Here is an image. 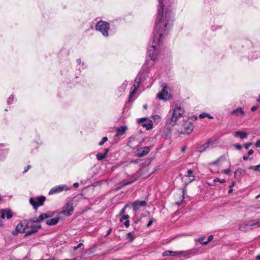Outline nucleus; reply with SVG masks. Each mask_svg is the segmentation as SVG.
<instances>
[{"label":"nucleus","mask_w":260,"mask_h":260,"mask_svg":"<svg viewBox=\"0 0 260 260\" xmlns=\"http://www.w3.org/2000/svg\"><path fill=\"white\" fill-rule=\"evenodd\" d=\"M159 5L156 17L155 27L153 32V41L148 48L149 57L153 60L157 59L160 52L161 41L167 30L172 24L170 7L174 0H158Z\"/></svg>","instance_id":"nucleus-1"},{"label":"nucleus","mask_w":260,"mask_h":260,"mask_svg":"<svg viewBox=\"0 0 260 260\" xmlns=\"http://www.w3.org/2000/svg\"><path fill=\"white\" fill-rule=\"evenodd\" d=\"M170 112L171 113V116L167 121L166 124L168 127L176 124L178 119L181 118L184 114V110L180 105L177 104L175 105Z\"/></svg>","instance_id":"nucleus-2"},{"label":"nucleus","mask_w":260,"mask_h":260,"mask_svg":"<svg viewBox=\"0 0 260 260\" xmlns=\"http://www.w3.org/2000/svg\"><path fill=\"white\" fill-rule=\"evenodd\" d=\"M95 28L96 30L100 31L103 36L105 37H108V31L110 29V24L109 23L104 21H100L96 23Z\"/></svg>","instance_id":"nucleus-3"},{"label":"nucleus","mask_w":260,"mask_h":260,"mask_svg":"<svg viewBox=\"0 0 260 260\" xmlns=\"http://www.w3.org/2000/svg\"><path fill=\"white\" fill-rule=\"evenodd\" d=\"M46 200L44 196H40L37 198H30L29 203L34 209H37L39 207L42 206Z\"/></svg>","instance_id":"nucleus-4"},{"label":"nucleus","mask_w":260,"mask_h":260,"mask_svg":"<svg viewBox=\"0 0 260 260\" xmlns=\"http://www.w3.org/2000/svg\"><path fill=\"white\" fill-rule=\"evenodd\" d=\"M71 188L68 187L67 185H59L52 188L49 192V194L52 195L61 192L63 190H69Z\"/></svg>","instance_id":"nucleus-5"},{"label":"nucleus","mask_w":260,"mask_h":260,"mask_svg":"<svg viewBox=\"0 0 260 260\" xmlns=\"http://www.w3.org/2000/svg\"><path fill=\"white\" fill-rule=\"evenodd\" d=\"M216 143L215 142H213L211 140L208 141V142L202 145L199 146L197 148V151L199 152H202L205 151L210 146L213 147L215 145H216Z\"/></svg>","instance_id":"nucleus-6"},{"label":"nucleus","mask_w":260,"mask_h":260,"mask_svg":"<svg viewBox=\"0 0 260 260\" xmlns=\"http://www.w3.org/2000/svg\"><path fill=\"white\" fill-rule=\"evenodd\" d=\"M141 82V77L140 75H138L134 81V84L131 87V91L130 92V96H131L133 94H135L137 89L139 88L140 84Z\"/></svg>","instance_id":"nucleus-7"},{"label":"nucleus","mask_w":260,"mask_h":260,"mask_svg":"<svg viewBox=\"0 0 260 260\" xmlns=\"http://www.w3.org/2000/svg\"><path fill=\"white\" fill-rule=\"evenodd\" d=\"M151 147L146 146L138 149L137 151V156L140 157L146 155L150 151Z\"/></svg>","instance_id":"nucleus-8"},{"label":"nucleus","mask_w":260,"mask_h":260,"mask_svg":"<svg viewBox=\"0 0 260 260\" xmlns=\"http://www.w3.org/2000/svg\"><path fill=\"white\" fill-rule=\"evenodd\" d=\"M194 128L193 124L191 122H187L183 125V131L181 133L182 134H189L191 133Z\"/></svg>","instance_id":"nucleus-9"},{"label":"nucleus","mask_w":260,"mask_h":260,"mask_svg":"<svg viewBox=\"0 0 260 260\" xmlns=\"http://www.w3.org/2000/svg\"><path fill=\"white\" fill-rule=\"evenodd\" d=\"M73 207L72 203H67L65 209L60 214H62L66 216H70L73 213Z\"/></svg>","instance_id":"nucleus-10"},{"label":"nucleus","mask_w":260,"mask_h":260,"mask_svg":"<svg viewBox=\"0 0 260 260\" xmlns=\"http://www.w3.org/2000/svg\"><path fill=\"white\" fill-rule=\"evenodd\" d=\"M157 97L162 100H167L170 99V95L169 94L167 88L164 87L162 90L158 92L157 94Z\"/></svg>","instance_id":"nucleus-11"},{"label":"nucleus","mask_w":260,"mask_h":260,"mask_svg":"<svg viewBox=\"0 0 260 260\" xmlns=\"http://www.w3.org/2000/svg\"><path fill=\"white\" fill-rule=\"evenodd\" d=\"M27 223L26 221H23L18 223L16 227V231L17 233H24L25 229L28 228Z\"/></svg>","instance_id":"nucleus-12"},{"label":"nucleus","mask_w":260,"mask_h":260,"mask_svg":"<svg viewBox=\"0 0 260 260\" xmlns=\"http://www.w3.org/2000/svg\"><path fill=\"white\" fill-rule=\"evenodd\" d=\"M142 126L146 128L147 130L150 129L153 127V123L152 120L150 119H146L143 118L141 119Z\"/></svg>","instance_id":"nucleus-13"},{"label":"nucleus","mask_w":260,"mask_h":260,"mask_svg":"<svg viewBox=\"0 0 260 260\" xmlns=\"http://www.w3.org/2000/svg\"><path fill=\"white\" fill-rule=\"evenodd\" d=\"M1 217L2 219H5L6 217L7 219H10L13 216L12 212L10 210L5 209L0 211Z\"/></svg>","instance_id":"nucleus-14"},{"label":"nucleus","mask_w":260,"mask_h":260,"mask_svg":"<svg viewBox=\"0 0 260 260\" xmlns=\"http://www.w3.org/2000/svg\"><path fill=\"white\" fill-rule=\"evenodd\" d=\"M41 228V225L40 224H34L30 226L28 228H30V231H27L26 232L25 235L29 236L33 233H36L38 231L39 229Z\"/></svg>","instance_id":"nucleus-15"},{"label":"nucleus","mask_w":260,"mask_h":260,"mask_svg":"<svg viewBox=\"0 0 260 260\" xmlns=\"http://www.w3.org/2000/svg\"><path fill=\"white\" fill-rule=\"evenodd\" d=\"M146 205V202L144 201H136L132 205L134 210H137L141 206H144Z\"/></svg>","instance_id":"nucleus-16"},{"label":"nucleus","mask_w":260,"mask_h":260,"mask_svg":"<svg viewBox=\"0 0 260 260\" xmlns=\"http://www.w3.org/2000/svg\"><path fill=\"white\" fill-rule=\"evenodd\" d=\"M52 215H53V214L52 213H49V214L44 213V214H42L38 218H37L35 220H34L33 222H40L42 221V220H43L45 219H46L47 218L51 217Z\"/></svg>","instance_id":"nucleus-17"},{"label":"nucleus","mask_w":260,"mask_h":260,"mask_svg":"<svg viewBox=\"0 0 260 260\" xmlns=\"http://www.w3.org/2000/svg\"><path fill=\"white\" fill-rule=\"evenodd\" d=\"M250 229H253L260 226V219H253L249 221Z\"/></svg>","instance_id":"nucleus-18"},{"label":"nucleus","mask_w":260,"mask_h":260,"mask_svg":"<svg viewBox=\"0 0 260 260\" xmlns=\"http://www.w3.org/2000/svg\"><path fill=\"white\" fill-rule=\"evenodd\" d=\"M235 137H240L241 139H244L247 137L248 133L245 131H237L234 134Z\"/></svg>","instance_id":"nucleus-19"},{"label":"nucleus","mask_w":260,"mask_h":260,"mask_svg":"<svg viewBox=\"0 0 260 260\" xmlns=\"http://www.w3.org/2000/svg\"><path fill=\"white\" fill-rule=\"evenodd\" d=\"M239 230L244 232L251 230L249 221L248 222H243L240 224L239 226Z\"/></svg>","instance_id":"nucleus-20"},{"label":"nucleus","mask_w":260,"mask_h":260,"mask_svg":"<svg viewBox=\"0 0 260 260\" xmlns=\"http://www.w3.org/2000/svg\"><path fill=\"white\" fill-rule=\"evenodd\" d=\"M109 149L107 148L104 150V152L103 153H102V152L98 153L96 155L97 159L98 160H101L105 158L106 157L107 154L108 152H109Z\"/></svg>","instance_id":"nucleus-21"},{"label":"nucleus","mask_w":260,"mask_h":260,"mask_svg":"<svg viewBox=\"0 0 260 260\" xmlns=\"http://www.w3.org/2000/svg\"><path fill=\"white\" fill-rule=\"evenodd\" d=\"M245 114L242 108L239 107L232 111L231 114H235L237 116H243Z\"/></svg>","instance_id":"nucleus-22"},{"label":"nucleus","mask_w":260,"mask_h":260,"mask_svg":"<svg viewBox=\"0 0 260 260\" xmlns=\"http://www.w3.org/2000/svg\"><path fill=\"white\" fill-rule=\"evenodd\" d=\"M127 127L125 126H121L119 127L116 128V136L122 135L126 131Z\"/></svg>","instance_id":"nucleus-23"},{"label":"nucleus","mask_w":260,"mask_h":260,"mask_svg":"<svg viewBox=\"0 0 260 260\" xmlns=\"http://www.w3.org/2000/svg\"><path fill=\"white\" fill-rule=\"evenodd\" d=\"M59 221L58 217H55L51 219H48L46 221V223L49 225H55Z\"/></svg>","instance_id":"nucleus-24"},{"label":"nucleus","mask_w":260,"mask_h":260,"mask_svg":"<svg viewBox=\"0 0 260 260\" xmlns=\"http://www.w3.org/2000/svg\"><path fill=\"white\" fill-rule=\"evenodd\" d=\"M254 54L250 57V59H256L260 57V48L257 47L253 51Z\"/></svg>","instance_id":"nucleus-25"},{"label":"nucleus","mask_w":260,"mask_h":260,"mask_svg":"<svg viewBox=\"0 0 260 260\" xmlns=\"http://www.w3.org/2000/svg\"><path fill=\"white\" fill-rule=\"evenodd\" d=\"M186 252L184 251H173L170 250V256H178L180 255H185V253Z\"/></svg>","instance_id":"nucleus-26"},{"label":"nucleus","mask_w":260,"mask_h":260,"mask_svg":"<svg viewBox=\"0 0 260 260\" xmlns=\"http://www.w3.org/2000/svg\"><path fill=\"white\" fill-rule=\"evenodd\" d=\"M192 173L193 171L191 170H188L186 175H185L186 177L189 178L190 182L194 179V176L192 175Z\"/></svg>","instance_id":"nucleus-27"},{"label":"nucleus","mask_w":260,"mask_h":260,"mask_svg":"<svg viewBox=\"0 0 260 260\" xmlns=\"http://www.w3.org/2000/svg\"><path fill=\"white\" fill-rule=\"evenodd\" d=\"M138 177L135 178L133 180H129V181H123L122 182L121 187L125 186L126 185H129L130 184L133 183L135 181H136L138 179Z\"/></svg>","instance_id":"nucleus-28"},{"label":"nucleus","mask_w":260,"mask_h":260,"mask_svg":"<svg viewBox=\"0 0 260 260\" xmlns=\"http://www.w3.org/2000/svg\"><path fill=\"white\" fill-rule=\"evenodd\" d=\"M152 118L153 119L154 122H155L156 123L159 122L161 120V118L160 116H159L158 115H153L152 117Z\"/></svg>","instance_id":"nucleus-29"},{"label":"nucleus","mask_w":260,"mask_h":260,"mask_svg":"<svg viewBox=\"0 0 260 260\" xmlns=\"http://www.w3.org/2000/svg\"><path fill=\"white\" fill-rule=\"evenodd\" d=\"M206 117H208L210 119H213V117L211 116L209 114L206 113H202L199 115V117L200 118H204Z\"/></svg>","instance_id":"nucleus-30"},{"label":"nucleus","mask_w":260,"mask_h":260,"mask_svg":"<svg viewBox=\"0 0 260 260\" xmlns=\"http://www.w3.org/2000/svg\"><path fill=\"white\" fill-rule=\"evenodd\" d=\"M249 169L256 171H260V164L257 166H251L249 167Z\"/></svg>","instance_id":"nucleus-31"},{"label":"nucleus","mask_w":260,"mask_h":260,"mask_svg":"<svg viewBox=\"0 0 260 260\" xmlns=\"http://www.w3.org/2000/svg\"><path fill=\"white\" fill-rule=\"evenodd\" d=\"M127 85V82L125 81L120 87V91H124Z\"/></svg>","instance_id":"nucleus-32"},{"label":"nucleus","mask_w":260,"mask_h":260,"mask_svg":"<svg viewBox=\"0 0 260 260\" xmlns=\"http://www.w3.org/2000/svg\"><path fill=\"white\" fill-rule=\"evenodd\" d=\"M213 239V235H210L208 237V240L207 241H205L204 243H203V245H207L209 242H210V241H211Z\"/></svg>","instance_id":"nucleus-33"},{"label":"nucleus","mask_w":260,"mask_h":260,"mask_svg":"<svg viewBox=\"0 0 260 260\" xmlns=\"http://www.w3.org/2000/svg\"><path fill=\"white\" fill-rule=\"evenodd\" d=\"M108 140V138L106 137H104L103 138L102 140L99 142V146H102L105 142H106Z\"/></svg>","instance_id":"nucleus-34"},{"label":"nucleus","mask_w":260,"mask_h":260,"mask_svg":"<svg viewBox=\"0 0 260 260\" xmlns=\"http://www.w3.org/2000/svg\"><path fill=\"white\" fill-rule=\"evenodd\" d=\"M129 218V216L128 215H124L122 216V217L120 219V221L122 222L124 220H128V218Z\"/></svg>","instance_id":"nucleus-35"},{"label":"nucleus","mask_w":260,"mask_h":260,"mask_svg":"<svg viewBox=\"0 0 260 260\" xmlns=\"http://www.w3.org/2000/svg\"><path fill=\"white\" fill-rule=\"evenodd\" d=\"M214 182H219L220 183H224L225 182V179H219L217 178L214 179Z\"/></svg>","instance_id":"nucleus-36"},{"label":"nucleus","mask_w":260,"mask_h":260,"mask_svg":"<svg viewBox=\"0 0 260 260\" xmlns=\"http://www.w3.org/2000/svg\"><path fill=\"white\" fill-rule=\"evenodd\" d=\"M221 172L227 175H230L231 174V170L230 169H228L222 170Z\"/></svg>","instance_id":"nucleus-37"},{"label":"nucleus","mask_w":260,"mask_h":260,"mask_svg":"<svg viewBox=\"0 0 260 260\" xmlns=\"http://www.w3.org/2000/svg\"><path fill=\"white\" fill-rule=\"evenodd\" d=\"M127 238L130 239L131 241H133L134 240V236L131 233H128L127 234Z\"/></svg>","instance_id":"nucleus-38"},{"label":"nucleus","mask_w":260,"mask_h":260,"mask_svg":"<svg viewBox=\"0 0 260 260\" xmlns=\"http://www.w3.org/2000/svg\"><path fill=\"white\" fill-rule=\"evenodd\" d=\"M205 239V237H202L198 239V241L201 244H203L205 241H203Z\"/></svg>","instance_id":"nucleus-39"},{"label":"nucleus","mask_w":260,"mask_h":260,"mask_svg":"<svg viewBox=\"0 0 260 260\" xmlns=\"http://www.w3.org/2000/svg\"><path fill=\"white\" fill-rule=\"evenodd\" d=\"M251 145L252 143H247L244 144V147L246 149H248Z\"/></svg>","instance_id":"nucleus-40"},{"label":"nucleus","mask_w":260,"mask_h":260,"mask_svg":"<svg viewBox=\"0 0 260 260\" xmlns=\"http://www.w3.org/2000/svg\"><path fill=\"white\" fill-rule=\"evenodd\" d=\"M170 250H167L165 251L164 252L162 253V256H170Z\"/></svg>","instance_id":"nucleus-41"},{"label":"nucleus","mask_w":260,"mask_h":260,"mask_svg":"<svg viewBox=\"0 0 260 260\" xmlns=\"http://www.w3.org/2000/svg\"><path fill=\"white\" fill-rule=\"evenodd\" d=\"M13 96L12 95H11L10 97L8 99V104H11V102L13 100Z\"/></svg>","instance_id":"nucleus-42"},{"label":"nucleus","mask_w":260,"mask_h":260,"mask_svg":"<svg viewBox=\"0 0 260 260\" xmlns=\"http://www.w3.org/2000/svg\"><path fill=\"white\" fill-rule=\"evenodd\" d=\"M82 245V243H79L77 246H74L73 247V249L74 250H76L77 249H78L79 248H80V247H81Z\"/></svg>","instance_id":"nucleus-43"},{"label":"nucleus","mask_w":260,"mask_h":260,"mask_svg":"<svg viewBox=\"0 0 260 260\" xmlns=\"http://www.w3.org/2000/svg\"><path fill=\"white\" fill-rule=\"evenodd\" d=\"M258 108V106H253L251 107V110L252 111V112H254L255 111H256Z\"/></svg>","instance_id":"nucleus-44"},{"label":"nucleus","mask_w":260,"mask_h":260,"mask_svg":"<svg viewBox=\"0 0 260 260\" xmlns=\"http://www.w3.org/2000/svg\"><path fill=\"white\" fill-rule=\"evenodd\" d=\"M124 224L126 228H128L129 226V221L128 220H126L124 222Z\"/></svg>","instance_id":"nucleus-45"},{"label":"nucleus","mask_w":260,"mask_h":260,"mask_svg":"<svg viewBox=\"0 0 260 260\" xmlns=\"http://www.w3.org/2000/svg\"><path fill=\"white\" fill-rule=\"evenodd\" d=\"M153 222V219H150L149 220V221L148 222V223H147V227L150 226L152 225Z\"/></svg>","instance_id":"nucleus-46"},{"label":"nucleus","mask_w":260,"mask_h":260,"mask_svg":"<svg viewBox=\"0 0 260 260\" xmlns=\"http://www.w3.org/2000/svg\"><path fill=\"white\" fill-rule=\"evenodd\" d=\"M219 161V158L217 160H215V161L212 162L211 163H210V165H216L218 164Z\"/></svg>","instance_id":"nucleus-47"},{"label":"nucleus","mask_w":260,"mask_h":260,"mask_svg":"<svg viewBox=\"0 0 260 260\" xmlns=\"http://www.w3.org/2000/svg\"><path fill=\"white\" fill-rule=\"evenodd\" d=\"M126 206H125L123 208H122V209L121 210V211H120V213H119V215H121L123 214V213H124V212H125V210Z\"/></svg>","instance_id":"nucleus-48"},{"label":"nucleus","mask_w":260,"mask_h":260,"mask_svg":"<svg viewBox=\"0 0 260 260\" xmlns=\"http://www.w3.org/2000/svg\"><path fill=\"white\" fill-rule=\"evenodd\" d=\"M255 145L257 148L260 147V140H258L256 142Z\"/></svg>","instance_id":"nucleus-49"},{"label":"nucleus","mask_w":260,"mask_h":260,"mask_svg":"<svg viewBox=\"0 0 260 260\" xmlns=\"http://www.w3.org/2000/svg\"><path fill=\"white\" fill-rule=\"evenodd\" d=\"M235 148L237 150H241L242 148V146L239 144H237L235 145Z\"/></svg>","instance_id":"nucleus-50"},{"label":"nucleus","mask_w":260,"mask_h":260,"mask_svg":"<svg viewBox=\"0 0 260 260\" xmlns=\"http://www.w3.org/2000/svg\"><path fill=\"white\" fill-rule=\"evenodd\" d=\"M77 62L79 64H82L83 65L84 64V63L82 62V60L80 58H78L77 59Z\"/></svg>","instance_id":"nucleus-51"},{"label":"nucleus","mask_w":260,"mask_h":260,"mask_svg":"<svg viewBox=\"0 0 260 260\" xmlns=\"http://www.w3.org/2000/svg\"><path fill=\"white\" fill-rule=\"evenodd\" d=\"M30 165H28L26 168H25L24 169V171L23 172V173H26L30 168Z\"/></svg>","instance_id":"nucleus-52"},{"label":"nucleus","mask_w":260,"mask_h":260,"mask_svg":"<svg viewBox=\"0 0 260 260\" xmlns=\"http://www.w3.org/2000/svg\"><path fill=\"white\" fill-rule=\"evenodd\" d=\"M253 152H253V150H252V149L249 150L248 152V155L250 156V155H252L253 153Z\"/></svg>","instance_id":"nucleus-53"},{"label":"nucleus","mask_w":260,"mask_h":260,"mask_svg":"<svg viewBox=\"0 0 260 260\" xmlns=\"http://www.w3.org/2000/svg\"><path fill=\"white\" fill-rule=\"evenodd\" d=\"M73 186L74 187H78L79 186V183L78 182H76L74 183Z\"/></svg>","instance_id":"nucleus-54"},{"label":"nucleus","mask_w":260,"mask_h":260,"mask_svg":"<svg viewBox=\"0 0 260 260\" xmlns=\"http://www.w3.org/2000/svg\"><path fill=\"white\" fill-rule=\"evenodd\" d=\"M186 149V146H183L181 149L182 152H184L185 151Z\"/></svg>","instance_id":"nucleus-55"},{"label":"nucleus","mask_w":260,"mask_h":260,"mask_svg":"<svg viewBox=\"0 0 260 260\" xmlns=\"http://www.w3.org/2000/svg\"><path fill=\"white\" fill-rule=\"evenodd\" d=\"M243 158L244 160H247L248 159L249 157L248 156H244Z\"/></svg>","instance_id":"nucleus-56"},{"label":"nucleus","mask_w":260,"mask_h":260,"mask_svg":"<svg viewBox=\"0 0 260 260\" xmlns=\"http://www.w3.org/2000/svg\"><path fill=\"white\" fill-rule=\"evenodd\" d=\"M235 185V183L234 182H232V184L230 186V188H232Z\"/></svg>","instance_id":"nucleus-57"},{"label":"nucleus","mask_w":260,"mask_h":260,"mask_svg":"<svg viewBox=\"0 0 260 260\" xmlns=\"http://www.w3.org/2000/svg\"><path fill=\"white\" fill-rule=\"evenodd\" d=\"M232 192H233V189H232V188H230V189L228 191V193H231Z\"/></svg>","instance_id":"nucleus-58"},{"label":"nucleus","mask_w":260,"mask_h":260,"mask_svg":"<svg viewBox=\"0 0 260 260\" xmlns=\"http://www.w3.org/2000/svg\"><path fill=\"white\" fill-rule=\"evenodd\" d=\"M143 108L144 109H146L147 108V105L145 104L143 106Z\"/></svg>","instance_id":"nucleus-59"},{"label":"nucleus","mask_w":260,"mask_h":260,"mask_svg":"<svg viewBox=\"0 0 260 260\" xmlns=\"http://www.w3.org/2000/svg\"><path fill=\"white\" fill-rule=\"evenodd\" d=\"M256 258L258 260H260V255L256 256Z\"/></svg>","instance_id":"nucleus-60"},{"label":"nucleus","mask_w":260,"mask_h":260,"mask_svg":"<svg viewBox=\"0 0 260 260\" xmlns=\"http://www.w3.org/2000/svg\"><path fill=\"white\" fill-rule=\"evenodd\" d=\"M3 225V222L2 221L0 220V226H2Z\"/></svg>","instance_id":"nucleus-61"},{"label":"nucleus","mask_w":260,"mask_h":260,"mask_svg":"<svg viewBox=\"0 0 260 260\" xmlns=\"http://www.w3.org/2000/svg\"><path fill=\"white\" fill-rule=\"evenodd\" d=\"M259 198H260V194L256 197V199H258Z\"/></svg>","instance_id":"nucleus-62"},{"label":"nucleus","mask_w":260,"mask_h":260,"mask_svg":"<svg viewBox=\"0 0 260 260\" xmlns=\"http://www.w3.org/2000/svg\"><path fill=\"white\" fill-rule=\"evenodd\" d=\"M2 200V197H1V196H0V202H1Z\"/></svg>","instance_id":"nucleus-63"},{"label":"nucleus","mask_w":260,"mask_h":260,"mask_svg":"<svg viewBox=\"0 0 260 260\" xmlns=\"http://www.w3.org/2000/svg\"><path fill=\"white\" fill-rule=\"evenodd\" d=\"M210 171L211 172H213V171L211 169H210Z\"/></svg>","instance_id":"nucleus-64"}]
</instances>
